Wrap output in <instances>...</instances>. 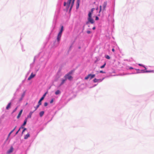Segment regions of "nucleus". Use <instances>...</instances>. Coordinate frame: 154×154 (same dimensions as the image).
Instances as JSON below:
<instances>
[{"label":"nucleus","instance_id":"nucleus-39","mask_svg":"<svg viewBox=\"0 0 154 154\" xmlns=\"http://www.w3.org/2000/svg\"><path fill=\"white\" fill-rule=\"evenodd\" d=\"M31 115H30V116H28L27 117V118H28L29 117L30 118H31Z\"/></svg>","mask_w":154,"mask_h":154},{"label":"nucleus","instance_id":"nucleus-3","mask_svg":"<svg viewBox=\"0 0 154 154\" xmlns=\"http://www.w3.org/2000/svg\"><path fill=\"white\" fill-rule=\"evenodd\" d=\"M95 75V74H89L85 78V79L87 80L89 78L90 79H91L94 77Z\"/></svg>","mask_w":154,"mask_h":154},{"label":"nucleus","instance_id":"nucleus-21","mask_svg":"<svg viewBox=\"0 0 154 154\" xmlns=\"http://www.w3.org/2000/svg\"><path fill=\"white\" fill-rule=\"evenodd\" d=\"M47 93V92H46L43 96L42 97V98H43V99H44L45 97L46 94Z\"/></svg>","mask_w":154,"mask_h":154},{"label":"nucleus","instance_id":"nucleus-15","mask_svg":"<svg viewBox=\"0 0 154 154\" xmlns=\"http://www.w3.org/2000/svg\"><path fill=\"white\" fill-rule=\"evenodd\" d=\"M44 99H43V98H41V99H40V100H39V101H38V104H39V105H41V104H42V103H41V101L43 100Z\"/></svg>","mask_w":154,"mask_h":154},{"label":"nucleus","instance_id":"nucleus-45","mask_svg":"<svg viewBox=\"0 0 154 154\" xmlns=\"http://www.w3.org/2000/svg\"><path fill=\"white\" fill-rule=\"evenodd\" d=\"M144 68H145V69H146V68L145 67H144Z\"/></svg>","mask_w":154,"mask_h":154},{"label":"nucleus","instance_id":"nucleus-17","mask_svg":"<svg viewBox=\"0 0 154 154\" xmlns=\"http://www.w3.org/2000/svg\"><path fill=\"white\" fill-rule=\"evenodd\" d=\"M44 112L43 111H41L39 113V115L40 117H42L44 115Z\"/></svg>","mask_w":154,"mask_h":154},{"label":"nucleus","instance_id":"nucleus-44","mask_svg":"<svg viewBox=\"0 0 154 154\" xmlns=\"http://www.w3.org/2000/svg\"><path fill=\"white\" fill-rule=\"evenodd\" d=\"M21 100V99H20V101H21V100Z\"/></svg>","mask_w":154,"mask_h":154},{"label":"nucleus","instance_id":"nucleus-7","mask_svg":"<svg viewBox=\"0 0 154 154\" xmlns=\"http://www.w3.org/2000/svg\"><path fill=\"white\" fill-rule=\"evenodd\" d=\"M35 75V74H34L32 73L29 77L28 78V80H31L32 79L34 78Z\"/></svg>","mask_w":154,"mask_h":154},{"label":"nucleus","instance_id":"nucleus-31","mask_svg":"<svg viewBox=\"0 0 154 154\" xmlns=\"http://www.w3.org/2000/svg\"><path fill=\"white\" fill-rule=\"evenodd\" d=\"M87 33L88 34H89L91 33V32L90 31L88 30L87 31Z\"/></svg>","mask_w":154,"mask_h":154},{"label":"nucleus","instance_id":"nucleus-5","mask_svg":"<svg viewBox=\"0 0 154 154\" xmlns=\"http://www.w3.org/2000/svg\"><path fill=\"white\" fill-rule=\"evenodd\" d=\"M62 32L60 31L59 33L58 34L57 37V40L58 42H59L60 40V38L62 35Z\"/></svg>","mask_w":154,"mask_h":154},{"label":"nucleus","instance_id":"nucleus-41","mask_svg":"<svg viewBox=\"0 0 154 154\" xmlns=\"http://www.w3.org/2000/svg\"><path fill=\"white\" fill-rule=\"evenodd\" d=\"M138 65H139V66H142L141 64H138Z\"/></svg>","mask_w":154,"mask_h":154},{"label":"nucleus","instance_id":"nucleus-19","mask_svg":"<svg viewBox=\"0 0 154 154\" xmlns=\"http://www.w3.org/2000/svg\"><path fill=\"white\" fill-rule=\"evenodd\" d=\"M73 72V71L71 70V71H70L68 74H70V75H71L72 74Z\"/></svg>","mask_w":154,"mask_h":154},{"label":"nucleus","instance_id":"nucleus-4","mask_svg":"<svg viewBox=\"0 0 154 154\" xmlns=\"http://www.w3.org/2000/svg\"><path fill=\"white\" fill-rule=\"evenodd\" d=\"M64 78L66 79H68L69 80H72L73 77L70 74H67L64 76Z\"/></svg>","mask_w":154,"mask_h":154},{"label":"nucleus","instance_id":"nucleus-14","mask_svg":"<svg viewBox=\"0 0 154 154\" xmlns=\"http://www.w3.org/2000/svg\"><path fill=\"white\" fill-rule=\"evenodd\" d=\"M27 118H26L25 120H24V122L23 123L22 125V126H25L26 123V122H27Z\"/></svg>","mask_w":154,"mask_h":154},{"label":"nucleus","instance_id":"nucleus-46","mask_svg":"<svg viewBox=\"0 0 154 154\" xmlns=\"http://www.w3.org/2000/svg\"><path fill=\"white\" fill-rule=\"evenodd\" d=\"M130 69H133V68H132L131 67V68H130Z\"/></svg>","mask_w":154,"mask_h":154},{"label":"nucleus","instance_id":"nucleus-6","mask_svg":"<svg viewBox=\"0 0 154 154\" xmlns=\"http://www.w3.org/2000/svg\"><path fill=\"white\" fill-rule=\"evenodd\" d=\"M104 79V78H103L102 79H97L96 78H95L93 80V82L94 83L97 82H101L103 81V80Z\"/></svg>","mask_w":154,"mask_h":154},{"label":"nucleus","instance_id":"nucleus-32","mask_svg":"<svg viewBox=\"0 0 154 154\" xmlns=\"http://www.w3.org/2000/svg\"><path fill=\"white\" fill-rule=\"evenodd\" d=\"M20 128L19 129V130H18V131L16 132V134H17L18 133V132L19 131H20Z\"/></svg>","mask_w":154,"mask_h":154},{"label":"nucleus","instance_id":"nucleus-22","mask_svg":"<svg viewBox=\"0 0 154 154\" xmlns=\"http://www.w3.org/2000/svg\"><path fill=\"white\" fill-rule=\"evenodd\" d=\"M63 30V26H62L61 27V29H60V31L62 32Z\"/></svg>","mask_w":154,"mask_h":154},{"label":"nucleus","instance_id":"nucleus-8","mask_svg":"<svg viewBox=\"0 0 154 154\" xmlns=\"http://www.w3.org/2000/svg\"><path fill=\"white\" fill-rule=\"evenodd\" d=\"M13 148L12 146H11L10 149L7 151V153L10 154L13 151Z\"/></svg>","mask_w":154,"mask_h":154},{"label":"nucleus","instance_id":"nucleus-34","mask_svg":"<svg viewBox=\"0 0 154 154\" xmlns=\"http://www.w3.org/2000/svg\"><path fill=\"white\" fill-rule=\"evenodd\" d=\"M100 72L101 73H105V72H103V71L101 70L100 71Z\"/></svg>","mask_w":154,"mask_h":154},{"label":"nucleus","instance_id":"nucleus-9","mask_svg":"<svg viewBox=\"0 0 154 154\" xmlns=\"http://www.w3.org/2000/svg\"><path fill=\"white\" fill-rule=\"evenodd\" d=\"M23 112V109H21L20 112L19 113V114L17 116V118L19 119L20 116L22 113V112Z\"/></svg>","mask_w":154,"mask_h":154},{"label":"nucleus","instance_id":"nucleus-29","mask_svg":"<svg viewBox=\"0 0 154 154\" xmlns=\"http://www.w3.org/2000/svg\"><path fill=\"white\" fill-rule=\"evenodd\" d=\"M100 10L99 11V13H100V12H101V9H102V6L101 5H100Z\"/></svg>","mask_w":154,"mask_h":154},{"label":"nucleus","instance_id":"nucleus-13","mask_svg":"<svg viewBox=\"0 0 154 154\" xmlns=\"http://www.w3.org/2000/svg\"><path fill=\"white\" fill-rule=\"evenodd\" d=\"M66 79L65 78V79H63L62 80V82L60 84V85H62L66 81Z\"/></svg>","mask_w":154,"mask_h":154},{"label":"nucleus","instance_id":"nucleus-40","mask_svg":"<svg viewBox=\"0 0 154 154\" xmlns=\"http://www.w3.org/2000/svg\"><path fill=\"white\" fill-rule=\"evenodd\" d=\"M31 115H30V116H28L27 117V118H28L29 117L30 118H31Z\"/></svg>","mask_w":154,"mask_h":154},{"label":"nucleus","instance_id":"nucleus-16","mask_svg":"<svg viewBox=\"0 0 154 154\" xmlns=\"http://www.w3.org/2000/svg\"><path fill=\"white\" fill-rule=\"evenodd\" d=\"M16 127L17 126H16L14 128V129L11 131V132L9 133V134H8V137L15 130L16 128Z\"/></svg>","mask_w":154,"mask_h":154},{"label":"nucleus","instance_id":"nucleus-20","mask_svg":"<svg viewBox=\"0 0 154 154\" xmlns=\"http://www.w3.org/2000/svg\"><path fill=\"white\" fill-rule=\"evenodd\" d=\"M40 105H39L38 104V105L36 106V107H35V110H36L39 107V106H40Z\"/></svg>","mask_w":154,"mask_h":154},{"label":"nucleus","instance_id":"nucleus-38","mask_svg":"<svg viewBox=\"0 0 154 154\" xmlns=\"http://www.w3.org/2000/svg\"><path fill=\"white\" fill-rule=\"evenodd\" d=\"M79 6V4H78V5L76 6V8H78Z\"/></svg>","mask_w":154,"mask_h":154},{"label":"nucleus","instance_id":"nucleus-28","mask_svg":"<svg viewBox=\"0 0 154 154\" xmlns=\"http://www.w3.org/2000/svg\"><path fill=\"white\" fill-rule=\"evenodd\" d=\"M26 130V128H23V131H22V134H23V132Z\"/></svg>","mask_w":154,"mask_h":154},{"label":"nucleus","instance_id":"nucleus-1","mask_svg":"<svg viewBox=\"0 0 154 154\" xmlns=\"http://www.w3.org/2000/svg\"><path fill=\"white\" fill-rule=\"evenodd\" d=\"M75 0H68L67 2L66 3L65 2H64V6H66V8L68 9L70 7V5H71L69 10L70 11L74 5Z\"/></svg>","mask_w":154,"mask_h":154},{"label":"nucleus","instance_id":"nucleus-36","mask_svg":"<svg viewBox=\"0 0 154 154\" xmlns=\"http://www.w3.org/2000/svg\"><path fill=\"white\" fill-rule=\"evenodd\" d=\"M22 126V125L20 128V129L21 128H24L23 127V126Z\"/></svg>","mask_w":154,"mask_h":154},{"label":"nucleus","instance_id":"nucleus-18","mask_svg":"<svg viewBox=\"0 0 154 154\" xmlns=\"http://www.w3.org/2000/svg\"><path fill=\"white\" fill-rule=\"evenodd\" d=\"M60 93V91L59 90H57L55 92V94L56 95L59 94Z\"/></svg>","mask_w":154,"mask_h":154},{"label":"nucleus","instance_id":"nucleus-24","mask_svg":"<svg viewBox=\"0 0 154 154\" xmlns=\"http://www.w3.org/2000/svg\"><path fill=\"white\" fill-rule=\"evenodd\" d=\"M145 72H154L153 70H151V71H146Z\"/></svg>","mask_w":154,"mask_h":154},{"label":"nucleus","instance_id":"nucleus-23","mask_svg":"<svg viewBox=\"0 0 154 154\" xmlns=\"http://www.w3.org/2000/svg\"><path fill=\"white\" fill-rule=\"evenodd\" d=\"M106 63H105L102 66H100L101 68H103L106 65Z\"/></svg>","mask_w":154,"mask_h":154},{"label":"nucleus","instance_id":"nucleus-43","mask_svg":"<svg viewBox=\"0 0 154 154\" xmlns=\"http://www.w3.org/2000/svg\"><path fill=\"white\" fill-rule=\"evenodd\" d=\"M98 8H96V10H98Z\"/></svg>","mask_w":154,"mask_h":154},{"label":"nucleus","instance_id":"nucleus-26","mask_svg":"<svg viewBox=\"0 0 154 154\" xmlns=\"http://www.w3.org/2000/svg\"><path fill=\"white\" fill-rule=\"evenodd\" d=\"M48 105V103L47 102H45L44 103V106H47Z\"/></svg>","mask_w":154,"mask_h":154},{"label":"nucleus","instance_id":"nucleus-37","mask_svg":"<svg viewBox=\"0 0 154 154\" xmlns=\"http://www.w3.org/2000/svg\"><path fill=\"white\" fill-rule=\"evenodd\" d=\"M112 51L114 52L115 51V49H114V48H113L112 49Z\"/></svg>","mask_w":154,"mask_h":154},{"label":"nucleus","instance_id":"nucleus-33","mask_svg":"<svg viewBox=\"0 0 154 154\" xmlns=\"http://www.w3.org/2000/svg\"><path fill=\"white\" fill-rule=\"evenodd\" d=\"M99 19V18L98 17L96 16L95 17V20H98Z\"/></svg>","mask_w":154,"mask_h":154},{"label":"nucleus","instance_id":"nucleus-11","mask_svg":"<svg viewBox=\"0 0 154 154\" xmlns=\"http://www.w3.org/2000/svg\"><path fill=\"white\" fill-rule=\"evenodd\" d=\"M30 137V135L29 133H27L26 135H25L24 137L25 139H27L29 137Z\"/></svg>","mask_w":154,"mask_h":154},{"label":"nucleus","instance_id":"nucleus-12","mask_svg":"<svg viewBox=\"0 0 154 154\" xmlns=\"http://www.w3.org/2000/svg\"><path fill=\"white\" fill-rule=\"evenodd\" d=\"M11 104V102L9 103L8 104V105H7V106L6 107V109H8L10 108Z\"/></svg>","mask_w":154,"mask_h":154},{"label":"nucleus","instance_id":"nucleus-2","mask_svg":"<svg viewBox=\"0 0 154 154\" xmlns=\"http://www.w3.org/2000/svg\"><path fill=\"white\" fill-rule=\"evenodd\" d=\"M95 9L94 8H92L90 11L89 12L88 14V21L87 23V24L88 23V22H90L92 24H93L94 23V20L91 18V15L93 13V11Z\"/></svg>","mask_w":154,"mask_h":154},{"label":"nucleus","instance_id":"nucleus-10","mask_svg":"<svg viewBox=\"0 0 154 154\" xmlns=\"http://www.w3.org/2000/svg\"><path fill=\"white\" fill-rule=\"evenodd\" d=\"M106 5H107L106 2H104L103 5V10H105Z\"/></svg>","mask_w":154,"mask_h":154},{"label":"nucleus","instance_id":"nucleus-42","mask_svg":"<svg viewBox=\"0 0 154 154\" xmlns=\"http://www.w3.org/2000/svg\"><path fill=\"white\" fill-rule=\"evenodd\" d=\"M95 29V27H94L93 28V29Z\"/></svg>","mask_w":154,"mask_h":154},{"label":"nucleus","instance_id":"nucleus-30","mask_svg":"<svg viewBox=\"0 0 154 154\" xmlns=\"http://www.w3.org/2000/svg\"><path fill=\"white\" fill-rule=\"evenodd\" d=\"M53 101H54V99H52L51 100V101L50 102V103H53Z\"/></svg>","mask_w":154,"mask_h":154},{"label":"nucleus","instance_id":"nucleus-27","mask_svg":"<svg viewBox=\"0 0 154 154\" xmlns=\"http://www.w3.org/2000/svg\"><path fill=\"white\" fill-rule=\"evenodd\" d=\"M25 95V93H24L22 95L21 97V100H22L23 98V97Z\"/></svg>","mask_w":154,"mask_h":154},{"label":"nucleus","instance_id":"nucleus-35","mask_svg":"<svg viewBox=\"0 0 154 154\" xmlns=\"http://www.w3.org/2000/svg\"><path fill=\"white\" fill-rule=\"evenodd\" d=\"M17 109V108H16L13 111V112H14Z\"/></svg>","mask_w":154,"mask_h":154},{"label":"nucleus","instance_id":"nucleus-25","mask_svg":"<svg viewBox=\"0 0 154 154\" xmlns=\"http://www.w3.org/2000/svg\"><path fill=\"white\" fill-rule=\"evenodd\" d=\"M106 59H110V57L108 55H106Z\"/></svg>","mask_w":154,"mask_h":154}]
</instances>
